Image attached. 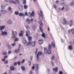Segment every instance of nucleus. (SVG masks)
Instances as JSON below:
<instances>
[{
  "mask_svg": "<svg viewBox=\"0 0 74 74\" xmlns=\"http://www.w3.org/2000/svg\"><path fill=\"white\" fill-rule=\"evenodd\" d=\"M27 36L28 37V38L29 41L27 43V45H31V43H32V37H30L29 35H28Z\"/></svg>",
  "mask_w": 74,
  "mask_h": 74,
  "instance_id": "1",
  "label": "nucleus"
},
{
  "mask_svg": "<svg viewBox=\"0 0 74 74\" xmlns=\"http://www.w3.org/2000/svg\"><path fill=\"white\" fill-rule=\"evenodd\" d=\"M40 14L41 15L39 16V19L40 21H42V18H44V15L42 14V12L41 11H40Z\"/></svg>",
  "mask_w": 74,
  "mask_h": 74,
  "instance_id": "2",
  "label": "nucleus"
},
{
  "mask_svg": "<svg viewBox=\"0 0 74 74\" xmlns=\"http://www.w3.org/2000/svg\"><path fill=\"white\" fill-rule=\"evenodd\" d=\"M20 47H21V45L19 44V48L17 49H15L14 52L15 53H18L19 52V51H20Z\"/></svg>",
  "mask_w": 74,
  "mask_h": 74,
  "instance_id": "3",
  "label": "nucleus"
},
{
  "mask_svg": "<svg viewBox=\"0 0 74 74\" xmlns=\"http://www.w3.org/2000/svg\"><path fill=\"white\" fill-rule=\"evenodd\" d=\"M42 54V53L41 52H39L38 53V54L36 56V58H37V60L38 59H39V56H40V55H41Z\"/></svg>",
  "mask_w": 74,
  "mask_h": 74,
  "instance_id": "4",
  "label": "nucleus"
},
{
  "mask_svg": "<svg viewBox=\"0 0 74 74\" xmlns=\"http://www.w3.org/2000/svg\"><path fill=\"white\" fill-rule=\"evenodd\" d=\"M18 8L19 10L20 11H22V10H23V6L21 4L19 5Z\"/></svg>",
  "mask_w": 74,
  "mask_h": 74,
  "instance_id": "5",
  "label": "nucleus"
},
{
  "mask_svg": "<svg viewBox=\"0 0 74 74\" xmlns=\"http://www.w3.org/2000/svg\"><path fill=\"white\" fill-rule=\"evenodd\" d=\"M28 14L29 15H30L31 16H34V12L33 11H32L31 13H30V12H29Z\"/></svg>",
  "mask_w": 74,
  "mask_h": 74,
  "instance_id": "6",
  "label": "nucleus"
},
{
  "mask_svg": "<svg viewBox=\"0 0 74 74\" xmlns=\"http://www.w3.org/2000/svg\"><path fill=\"white\" fill-rule=\"evenodd\" d=\"M36 41H33L31 44L32 45V47H35L36 46Z\"/></svg>",
  "mask_w": 74,
  "mask_h": 74,
  "instance_id": "7",
  "label": "nucleus"
},
{
  "mask_svg": "<svg viewBox=\"0 0 74 74\" xmlns=\"http://www.w3.org/2000/svg\"><path fill=\"white\" fill-rule=\"evenodd\" d=\"M68 24L70 26H71L73 25V20H72L69 21L68 23Z\"/></svg>",
  "mask_w": 74,
  "mask_h": 74,
  "instance_id": "8",
  "label": "nucleus"
},
{
  "mask_svg": "<svg viewBox=\"0 0 74 74\" xmlns=\"http://www.w3.org/2000/svg\"><path fill=\"white\" fill-rule=\"evenodd\" d=\"M21 32L19 34V35L21 37L23 36V34L24 33V32L23 31H21Z\"/></svg>",
  "mask_w": 74,
  "mask_h": 74,
  "instance_id": "9",
  "label": "nucleus"
},
{
  "mask_svg": "<svg viewBox=\"0 0 74 74\" xmlns=\"http://www.w3.org/2000/svg\"><path fill=\"white\" fill-rule=\"evenodd\" d=\"M5 27V26L4 25L0 26V30H3V29H4Z\"/></svg>",
  "mask_w": 74,
  "mask_h": 74,
  "instance_id": "10",
  "label": "nucleus"
},
{
  "mask_svg": "<svg viewBox=\"0 0 74 74\" xmlns=\"http://www.w3.org/2000/svg\"><path fill=\"white\" fill-rule=\"evenodd\" d=\"M43 42H44V41L42 40H40L38 41V43L39 44H42L43 43Z\"/></svg>",
  "mask_w": 74,
  "mask_h": 74,
  "instance_id": "11",
  "label": "nucleus"
},
{
  "mask_svg": "<svg viewBox=\"0 0 74 74\" xmlns=\"http://www.w3.org/2000/svg\"><path fill=\"white\" fill-rule=\"evenodd\" d=\"M36 67V71H37L38 69V64H36L35 65Z\"/></svg>",
  "mask_w": 74,
  "mask_h": 74,
  "instance_id": "12",
  "label": "nucleus"
},
{
  "mask_svg": "<svg viewBox=\"0 0 74 74\" xmlns=\"http://www.w3.org/2000/svg\"><path fill=\"white\" fill-rule=\"evenodd\" d=\"M12 34L13 36H15L16 35H17V32H16L13 31L12 33Z\"/></svg>",
  "mask_w": 74,
  "mask_h": 74,
  "instance_id": "13",
  "label": "nucleus"
},
{
  "mask_svg": "<svg viewBox=\"0 0 74 74\" xmlns=\"http://www.w3.org/2000/svg\"><path fill=\"white\" fill-rule=\"evenodd\" d=\"M8 10L10 11V13H12V8L10 7H9L8 8Z\"/></svg>",
  "mask_w": 74,
  "mask_h": 74,
  "instance_id": "14",
  "label": "nucleus"
},
{
  "mask_svg": "<svg viewBox=\"0 0 74 74\" xmlns=\"http://www.w3.org/2000/svg\"><path fill=\"white\" fill-rule=\"evenodd\" d=\"M1 34L2 35H6L7 34V32H3V31H2Z\"/></svg>",
  "mask_w": 74,
  "mask_h": 74,
  "instance_id": "15",
  "label": "nucleus"
},
{
  "mask_svg": "<svg viewBox=\"0 0 74 74\" xmlns=\"http://www.w3.org/2000/svg\"><path fill=\"white\" fill-rule=\"evenodd\" d=\"M63 25H65V24H67V22L66 21V19L64 18L63 19Z\"/></svg>",
  "mask_w": 74,
  "mask_h": 74,
  "instance_id": "16",
  "label": "nucleus"
},
{
  "mask_svg": "<svg viewBox=\"0 0 74 74\" xmlns=\"http://www.w3.org/2000/svg\"><path fill=\"white\" fill-rule=\"evenodd\" d=\"M1 14H4L5 13V12H6V11L5 10H2L1 11Z\"/></svg>",
  "mask_w": 74,
  "mask_h": 74,
  "instance_id": "17",
  "label": "nucleus"
},
{
  "mask_svg": "<svg viewBox=\"0 0 74 74\" xmlns=\"http://www.w3.org/2000/svg\"><path fill=\"white\" fill-rule=\"evenodd\" d=\"M51 45L53 48H55V42H51Z\"/></svg>",
  "mask_w": 74,
  "mask_h": 74,
  "instance_id": "18",
  "label": "nucleus"
},
{
  "mask_svg": "<svg viewBox=\"0 0 74 74\" xmlns=\"http://www.w3.org/2000/svg\"><path fill=\"white\" fill-rule=\"evenodd\" d=\"M7 23L8 24H11L12 23L11 20H9L8 21H7Z\"/></svg>",
  "mask_w": 74,
  "mask_h": 74,
  "instance_id": "19",
  "label": "nucleus"
},
{
  "mask_svg": "<svg viewBox=\"0 0 74 74\" xmlns=\"http://www.w3.org/2000/svg\"><path fill=\"white\" fill-rule=\"evenodd\" d=\"M44 52L45 53H47L48 52V50L47 48H44Z\"/></svg>",
  "mask_w": 74,
  "mask_h": 74,
  "instance_id": "20",
  "label": "nucleus"
},
{
  "mask_svg": "<svg viewBox=\"0 0 74 74\" xmlns=\"http://www.w3.org/2000/svg\"><path fill=\"white\" fill-rule=\"evenodd\" d=\"M26 36H29V34H30V31L28 30L26 32Z\"/></svg>",
  "mask_w": 74,
  "mask_h": 74,
  "instance_id": "21",
  "label": "nucleus"
},
{
  "mask_svg": "<svg viewBox=\"0 0 74 74\" xmlns=\"http://www.w3.org/2000/svg\"><path fill=\"white\" fill-rule=\"evenodd\" d=\"M9 1L10 3H13V4H16V2L13 1L12 0H9Z\"/></svg>",
  "mask_w": 74,
  "mask_h": 74,
  "instance_id": "22",
  "label": "nucleus"
},
{
  "mask_svg": "<svg viewBox=\"0 0 74 74\" xmlns=\"http://www.w3.org/2000/svg\"><path fill=\"white\" fill-rule=\"evenodd\" d=\"M68 48L69 50H72L73 49V46L72 45H69L68 47Z\"/></svg>",
  "mask_w": 74,
  "mask_h": 74,
  "instance_id": "23",
  "label": "nucleus"
},
{
  "mask_svg": "<svg viewBox=\"0 0 74 74\" xmlns=\"http://www.w3.org/2000/svg\"><path fill=\"white\" fill-rule=\"evenodd\" d=\"M19 16H25V15L23 13H20L19 14Z\"/></svg>",
  "mask_w": 74,
  "mask_h": 74,
  "instance_id": "24",
  "label": "nucleus"
},
{
  "mask_svg": "<svg viewBox=\"0 0 74 74\" xmlns=\"http://www.w3.org/2000/svg\"><path fill=\"white\" fill-rule=\"evenodd\" d=\"M26 21L27 23H28L29 24H30V23H31L30 20V19H29V18L27 19Z\"/></svg>",
  "mask_w": 74,
  "mask_h": 74,
  "instance_id": "25",
  "label": "nucleus"
},
{
  "mask_svg": "<svg viewBox=\"0 0 74 74\" xmlns=\"http://www.w3.org/2000/svg\"><path fill=\"white\" fill-rule=\"evenodd\" d=\"M38 23L41 26H42V27H43V24H42V22L41 21H38Z\"/></svg>",
  "mask_w": 74,
  "mask_h": 74,
  "instance_id": "26",
  "label": "nucleus"
},
{
  "mask_svg": "<svg viewBox=\"0 0 74 74\" xmlns=\"http://www.w3.org/2000/svg\"><path fill=\"white\" fill-rule=\"evenodd\" d=\"M53 70L55 71L56 72H57L58 71V67H56L55 69L53 68Z\"/></svg>",
  "mask_w": 74,
  "mask_h": 74,
  "instance_id": "27",
  "label": "nucleus"
},
{
  "mask_svg": "<svg viewBox=\"0 0 74 74\" xmlns=\"http://www.w3.org/2000/svg\"><path fill=\"white\" fill-rule=\"evenodd\" d=\"M21 69L23 71H25V68L24 66H22L21 67Z\"/></svg>",
  "mask_w": 74,
  "mask_h": 74,
  "instance_id": "28",
  "label": "nucleus"
},
{
  "mask_svg": "<svg viewBox=\"0 0 74 74\" xmlns=\"http://www.w3.org/2000/svg\"><path fill=\"white\" fill-rule=\"evenodd\" d=\"M51 48L52 46H51V45H49L48 46V49H49V50H50V49H51Z\"/></svg>",
  "mask_w": 74,
  "mask_h": 74,
  "instance_id": "29",
  "label": "nucleus"
},
{
  "mask_svg": "<svg viewBox=\"0 0 74 74\" xmlns=\"http://www.w3.org/2000/svg\"><path fill=\"white\" fill-rule=\"evenodd\" d=\"M5 6L4 5H1V9H4L5 8Z\"/></svg>",
  "mask_w": 74,
  "mask_h": 74,
  "instance_id": "30",
  "label": "nucleus"
},
{
  "mask_svg": "<svg viewBox=\"0 0 74 74\" xmlns=\"http://www.w3.org/2000/svg\"><path fill=\"white\" fill-rule=\"evenodd\" d=\"M39 29L41 32H43V30L42 29V28L41 27H39Z\"/></svg>",
  "mask_w": 74,
  "mask_h": 74,
  "instance_id": "31",
  "label": "nucleus"
},
{
  "mask_svg": "<svg viewBox=\"0 0 74 74\" xmlns=\"http://www.w3.org/2000/svg\"><path fill=\"white\" fill-rule=\"evenodd\" d=\"M24 9H27V7H28V6L26 5H24Z\"/></svg>",
  "mask_w": 74,
  "mask_h": 74,
  "instance_id": "32",
  "label": "nucleus"
},
{
  "mask_svg": "<svg viewBox=\"0 0 74 74\" xmlns=\"http://www.w3.org/2000/svg\"><path fill=\"white\" fill-rule=\"evenodd\" d=\"M15 1L17 4H19L20 3L19 0H15Z\"/></svg>",
  "mask_w": 74,
  "mask_h": 74,
  "instance_id": "33",
  "label": "nucleus"
},
{
  "mask_svg": "<svg viewBox=\"0 0 74 74\" xmlns=\"http://www.w3.org/2000/svg\"><path fill=\"white\" fill-rule=\"evenodd\" d=\"M7 52H3L2 53V54L3 55H7Z\"/></svg>",
  "mask_w": 74,
  "mask_h": 74,
  "instance_id": "34",
  "label": "nucleus"
},
{
  "mask_svg": "<svg viewBox=\"0 0 74 74\" xmlns=\"http://www.w3.org/2000/svg\"><path fill=\"white\" fill-rule=\"evenodd\" d=\"M10 69L11 70H14V66H12L10 67Z\"/></svg>",
  "mask_w": 74,
  "mask_h": 74,
  "instance_id": "35",
  "label": "nucleus"
},
{
  "mask_svg": "<svg viewBox=\"0 0 74 74\" xmlns=\"http://www.w3.org/2000/svg\"><path fill=\"white\" fill-rule=\"evenodd\" d=\"M32 30H34L36 29V25H34L32 27Z\"/></svg>",
  "mask_w": 74,
  "mask_h": 74,
  "instance_id": "36",
  "label": "nucleus"
},
{
  "mask_svg": "<svg viewBox=\"0 0 74 74\" xmlns=\"http://www.w3.org/2000/svg\"><path fill=\"white\" fill-rule=\"evenodd\" d=\"M51 53V51L50 50L47 51V53L48 54H50Z\"/></svg>",
  "mask_w": 74,
  "mask_h": 74,
  "instance_id": "37",
  "label": "nucleus"
},
{
  "mask_svg": "<svg viewBox=\"0 0 74 74\" xmlns=\"http://www.w3.org/2000/svg\"><path fill=\"white\" fill-rule=\"evenodd\" d=\"M42 36L43 37H44V38H45V34L44 33H43L42 34Z\"/></svg>",
  "mask_w": 74,
  "mask_h": 74,
  "instance_id": "38",
  "label": "nucleus"
},
{
  "mask_svg": "<svg viewBox=\"0 0 74 74\" xmlns=\"http://www.w3.org/2000/svg\"><path fill=\"white\" fill-rule=\"evenodd\" d=\"M18 14H19V12H18L17 11H15V15H17Z\"/></svg>",
  "mask_w": 74,
  "mask_h": 74,
  "instance_id": "39",
  "label": "nucleus"
},
{
  "mask_svg": "<svg viewBox=\"0 0 74 74\" xmlns=\"http://www.w3.org/2000/svg\"><path fill=\"white\" fill-rule=\"evenodd\" d=\"M74 1H72V2H71L70 3V4L71 6H72V5H74Z\"/></svg>",
  "mask_w": 74,
  "mask_h": 74,
  "instance_id": "40",
  "label": "nucleus"
},
{
  "mask_svg": "<svg viewBox=\"0 0 74 74\" xmlns=\"http://www.w3.org/2000/svg\"><path fill=\"white\" fill-rule=\"evenodd\" d=\"M26 42H27V41H26V40H25L23 41V44H25V43H26Z\"/></svg>",
  "mask_w": 74,
  "mask_h": 74,
  "instance_id": "41",
  "label": "nucleus"
},
{
  "mask_svg": "<svg viewBox=\"0 0 74 74\" xmlns=\"http://www.w3.org/2000/svg\"><path fill=\"white\" fill-rule=\"evenodd\" d=\"M23 4H25L26 3V0H24L23 1Z\"/></svg>",
  "mask_w": 74,
  "mask_h": 74,
  "instance_id": "42",
  "label": "nucleus"
},
{
  "mask_svg": "<svg viewBox=\"0 0 74 74\" xmlns=\"http://www.w3.org/2000/svg\"><path fill=\"white\" fill-rule=\"evenodd\" d=\"M18 41V39L16 38L14 40L15 42H16V41Z\"/></svg>",
  "mask_w": 74,
  "mask_h": 74,
  "instance_id": "43",
  "label": "nucleus"
},
{
  "mask_svg": "<svg viewBox=\"0 0 74 74\" xmlns=\"http://www.w3.org/2000/svg\"><path fill=\"white\" fill-rule=\"evenodd\" d=\"M15 45H16V43H15L12 44L11 45L12 46H13V47H14V46H15Z\"/></svg>",
  "mask_w": 74,
  "mask_h": 74,
  "instance_id": "44",
  "label": "nucleus"
},
{
  "mask_svg": "<svg viewBox=\"0 0 74 74\" xmlns=\"http://www.w3.org/2000/svg\"><path fill=\"white\" fill-rule=\"evenodd\" d=\"M4 59H7L8 58V56H5L4 57Z\"/></svg>",
  "mask_w": 74,
  "mask_h": 74,
  "instance_id": "45",
  "label": "nucleus"
},
{
  "mask_svg": "<svg viewBox=\"0 0 74 74\" xmlns=\"http://www.w3.org/2000/svg\"><path fill=\"white\" fill-rule=\"evenodd\" d=\"M51 63L52 64V66H54V62H53L51 61Z\"/></svg>",
  "mask_w": 74,
  "mask_h": 74,
  "instance_id": "46",
  "label": "nucleus"
},
{
  "mask_svg": "<svg viewBox=\"0 0 74 74\" xmlns=\"http://www.w3.org/2000/svg\"><path fill=\"white\" fill-rule=\"evenodd\" d=\"M8 61L7 60H6V61L4 62V64H7L8 63Z\"/></svg>",
  "mask_w": 74,
  "mask_h": 74,
  "instance_id": "47",
  "label": "nucleus"
},
{
  "mask_svg": "<svg viewBox=\"0 0 74 74\" xmlns=\"http://www.w3.org/2000/svg\"><path fill=\"white\" fill-rule=\"evenodd\" d=\"M53 6L54 8H56V4H54L53 5Z\"/></svg>",
  "mask_w": 74,
  "mask_h": 74,
  "instance_id": "48",
  "label": "nucleus"
},
{
  "mask_svg": "<svg viewBox=\"0 0 74 74\" xmlns=\"http://www.w3.org/2000/svg\"><path fill=\"white\" fill-rule=\"evenodd\" d=\"M55 57V56L53 55L52 57H51V59L52 60L54 59V57Z\"/></svg>",
  "mask_w": 74,
  "mask_h": 74,
  "instance_id": "49",
  "label": "nucleus"
},
{
  "mask_svg": "<svg viewBox=\"0 0 74 74\" xmlns=\"http://www.w3.org/2000/svg\"><path fill=\"white\" fill-rule=\"evenodd\" d=\"M8 49H11V47L10 46L8 45Z\"/></svg>",
  "mask_w": 74,
  "mask_h": 74,
  "instance_id": "50",
  "label": "nucleus"
},
{
  "mask_svg": "<svg viewBox=\"0 0 74 74\" xmlns=\"http://www.w3.org/2000/svg\"><path fill=\"white\" fill-rule=\"evenodd\" d=\"M1 60L2 61H3V62H5V58L2 59Z\"/></svg>",
  "mask_w": 74,
  "mask_h": 74,
  "instance_id": "51",
  "label": "nucleus"
},
{
  "mask_svg": "<svg viewBox=\"0 0 74 74\" xmlns=\"http://www.w3.org/2000/svg\"><path fill=\"white\" fill-rule=\"evenodd\" d=\"M17 64V62H15L14 63V66H16Z\"/></svg>",
  "mask_w": 74,
  "mask_h": 74,
  "instance_id": "52",
  "label": "nucleus"
},
{
  "mask_svg": "<svg viewBox=\"0 0 74 74\" xmlns=\"http://www.w3.org/2000/svg\"><path fill=\"white\" fill-rule=\"evenodd\" d=\"M17 64H18V65H20L21 64V62L18 61L17 62Z\"/></svg>",
  "mask_w": 74,
  "mask_h": 74,
  "instance_id": "53",
  "label": "nucleus"
},
{
  "mask_svg": "<svg viewBox=\"0 0 74 74\" xmlns=\"http://www.w3.org/2000/svg\"><path fill=\"white\" fill-rule=\"evenodd\" d=\"M38 51V49H36V50L35 52V53L36 54H37V51Z\"/></svg>",
  "mask_w": 74,
  "mask_h": 74,
  "instance_id": "54",
  "label": "nucleus"
},
{
  "mask_svg": "<svg viewBox=\"0 0 74 74\" xmlns=\"http://www.w3.org/2000/svg\"><path fill=\"white\" fill-rule=\"evenodd\" d=\"M26 29H29V27L28 26H26Z\"/></svg>",
  "mask_w": 74,
  "mask_h": 74,
  "instance_id": "55",
  "label": "nucleus"
},
{
  "mask_svg": "<svg viewBox=\"0 0 74 74\" xmlns=\"http://www.w3.org/2000/svg\"><path fill=\"white\" fill-rule=\"evenodd\" d=\"M29 66H30V65H31V61H29Z\"/></svg>",
  "mask_w": 74,
  "mask_h": 74,
  "instance_id": "56",
  "label": "nucleus"
},
{
  "mask_svg": "<svg viewBox=\"0 0 74 74\" xmlns=\"http://www.w3.org/2000/svg\"><path fill=\"white\" fill-rule=\"evenodd\" d=\"M70 44H71V45H73V42H70Z\"/></svg>",
  "mask_w": 74,
  "mask_h": 74,
  "instance_id": "57",
  "label": "nucleus"
},
{
  "mask_svg": "<svg viewBox=\"0 0 74 74\" xmlns=\"http://www.w3.org/2000/svg\"><path fill=\"white\" fill-rule=\"evenodd\" d=\"M25 59H23L21 62V63H23L25 62Z\"/></svg>",
  "mask_w": 74,
  "mask_h": 74,
  "instance_id": "58",
  "label": "nucleus"
},
{
  "mask_svg": "<svg viewBox=\"0 0 74 74\" xmlns=\"http://www.w3.org/2000/svg\"><path fill=\"white\" fill-rule=\"evenodd\" d=\"M34 68H35L34 66H33L32 67V70H34Z\"/></svg>",
  "mask_w": 74,
  "mask_h": 74,
  "instance_id": "59",
  "label": "nucleus"
},
{
  "mask_svg": "<svg viewBox=\"0 0 74 74\" xmlns=\"http://www.w3.org/2000/svg\"><path fill=\"white\" fill-rule=\"evenodd\" d=\"M59 74H63V72L62 71H60L59 73Z\"/></svg>",
  "mask_w": 74,
  "mask_h": 74,
  "instance_id": "60",
  "label": "nucleus"
},
{
  "mask_svg": "<svg viewBox=\"0 0 74 74\" xmlns=\"http://www.w3.org/2000/svg\"><path fill=\"white\" fill-rule=\"evenodd\" d=\"M64 6H63L62 8L61 9V10H64Z\"/></svg>",
  "mask_w": 74,
  "mask_h": 74,
  "instance_id": "61",
  "label": "nucleus"
},
{
  "mask_svg": "<svg viewBox=\"0 0 74 74\" xmlns=\"http://www.w3.org/2000/svg\"><path fill=\"white\" fill-rule=\"evenodd\" d=\"M56 4H58V2H59V1L57 0L56 1Z\"/></svg>",
  "mask_w": 74,
  "mask_h": 74,
  "instance_id": "62",
  "label": "nucleus"
},
{
  "mask_svg": "<svg viewBox=\"0 0 74 74\" xmlns=\"http://www.w3.org/2000/svg\"><path fill=\"white\" fill-rule=\"evenodd\" d=\"M11 53V51H9L8 52V53H9V54H10Z\"/></svg>",
  "mask_w": 74,
  "mask_h": 74,
  "instance_id": "63",
  "label": "nucleus"
},
{
  "mask_svg": "<svg viewBox=\"0 0 74 74\" xmlns=\"http://www.w3.org/2000/svg\"><path fill=\"white\" fill-rule=\"evenodd\" d=\"M30 59L31 60H32V59H33V56H31Z\"/></svg>",
  "mask_w": 74,
  "mask_h": 74,
  "instance_id": "64",
  "label": "nucleus"
}]
</instances>
